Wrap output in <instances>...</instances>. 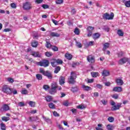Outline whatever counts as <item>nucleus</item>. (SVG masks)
I'll return each mask as SVG.
<instances>
[{"mask_svg": "<svg viewBox=\"0 0 130 130\" xmlns=\"http://www.w3.org/2000/svg\"><path fill=\"white\" fill-rule=\"evenodd\" d=\"M12 91V88H10V86L8 85H4L2 87V92L5 93V94L11 95Z\"/></svg>", "mask_w": 130, "mask_h": 130, "instance_id": "nucleus-1", "label": "nucleus"}, {"mask_svg": "<svg viewBox=\"0 0 130 130\" xmlns=\"http://www.w3.org/2000/svg\"><path fill=\"white\" fill-rule=\"evenodd\" d=\"M36 64L40 66V67H44V68H47L49 66V61L46 59H43L39 62H37Z\"/></svg>", "mask_w": 130, "mask_h": 130, "instance_id": "nucleus-2", "label": "nucleus"}, {"mask_svg": "<svg viewBox=\"0 0 130 130\" xmlns=\"http://www.w3.org/2000/svg\"><path fill=\"white\" fill-rule=\"evenodd\" d=\"M76 79H77V75L74 72H71V76L68 79V82L69 84H72L74 85L76 83Z\"/></svg>", "mask_w": 130, "mask_h": 130, "instance_id": "nucleus-3", "label": "nucleus"}, {"mask_svg": "<svg viewBox=\"0 0 130 130\" xmlns=\"http://www.w3.org/2000/svg\"><path fill=\"white\" fill-rule=\"evenodd\" d=\"M40 73L44 75V76L47 77L48 79H52V74H51V73L49 72L48 71H45L43 69L40 68Z\"/></svg>", "mask_w": 130, "mask_h": 130, "instance_id": "nucleus-4", "label": "nucleus"}, {"mask_svg": "<svg viewBox=\"0 0 130 130\" xmlns=\"http://www.w3.org/2000/svg\"><path fill=\"white\" fill-rule=\"evenodd\" d=\"M114 17V14L113 13H111L110 14L108 13H106L103 14V18L104 20H113Z\"/></svg>", "mask_w": 130, "mask_h": 130, "instance_id": "nucleus-5", "label": "nucleus"}, {"mask_svg": "<svg viewBox=\"0 0 130 130\" xmlns=\"http://www.w3.org/2000/svg\"><path fill=\"white\" fill-rule=\"evenodd\" d=\"M23 9L25 11H29L32 9V5L29 2H25L23 4Z\"/></svg>", "mask_w": 130, "mask_h": 130, "instance_id": "nucleus-6", "label": "nucleus"}, {"mask_svg": "<svg viewBox=\"0 0 130 130\" xmlns=\"http://www.w3.org/2000/svg\"><path fill=\"white\" fill-rule=\"evenodd\" d=\"M121 107V103H117L116 105H114L112 107V111H115V110H118Z\"/></svg>", "mask_w": 130, "mask_h": 130, "instance_id": "nucleus-7", "label": "nucleus"}, {"mask_svg": "<svg viewBox=\"0 0 130 130\" xmlns=\"http://www.w3.org/2000/svg\"><path fill=\"white\" fill-rule=\"evenodd\" d=\"M10 110V107L7 104H4L1 109L2 111H8Z\"/></svg>", "mask_w": 130, "mask_h": 130, "instance_id": "nucleus-8", "label": "nucleus"}, {"mask_svg": "<svg viewBox=\"0 0 130 130\" xmlns=\"http://www.w3.org/2000/svg\"><path fill=\"white\" fill-rule=\"evenodd\" d=\"M87 59L89 62H91V63H93V62H95V58H94V56L92 55H89L87 57Z\"/></svg>", "mask_w": 130, "mask_h": 130, "instance_id": "nucleus-9", "label": "nucleus"}, {"mask_svg": "<svg viewBox=\"0 0 130 130\" xmlns=\"http://www.w3.org/2000/svg\"><path fill=\"white\" fill-rule=\"evenodd\" d=\"M128 60L127 58L124 57L119 60V64H124L125 62H127Z\"/></svg>", "mask_w": 130, "mask_h": 130, "instance_id": "nucleus-10", "label": "nucleus"}, {"mask_svg": "<svg viewBox=\"0 0 130 130\" xmlns=\"http://www.w3.org/2000/svg\"><path fill=\"white\" fill-rule=\"evenodd\" d=\"M113 91L114 92H122V87H114L113 89Z\"/></svg>", "mask_w": 130, "mask_h": 130, "instance_id": "nucleus-11", "label": "nucleus"}, {"mask_svg": "<svg viewBox=\"0 0 130 130\" xmlns=\"http://www.w3.org/2000/svg\"><path fill=\"white\" fill-rule=\"evenodd\" d=\"M31 55L34 56L35 57H40L41 55L39 54V52L33 51L31 52Z\"/></svg>", "mask_w": 130, "mask_h": 130, "instance_id": "nucleus-12", "label": "nucleus"}, {"mask_svg": "<svg viewBox=\"0 0 130 130\" xmlns=\"http://www.w3.org/2000/svg\"><path fill=\"white\" fill-rule=\"evenodd\" d=\"M116 82L119 86H122L123 85V81L120 78L117 79Z\"/></svg>", "mask_w": 130, "mask_h": 130, "instance_id": "nucleus-13", "label": "nucleus"}, {"mask_svg": "<svg viewBox=\"0 0 130 130\" xmlns=\"http://www.w3.org/2000/svg\"><path fill=\"white\" fill-rule=\"evenodd\" d=\"M103 48V50L104 51H105L106 49H108V48H109V47L110 46V44L109 43H106L104 44Z\"/></svg>", "mask_w": 130, "mask_h": 130, "instance_id": "nucleus-14", "label": "nucleus"}, {"mask_svg": "<svg viewBox=\"0 0 130 130\" xmlns=\"http://www.w3.org/2000/svg\"><path fill=\"white\" fill-rule=\"evenodd\" d=\"M50 35L52 37H59L60 36L59 34L55 32H50Z\"/></svg>", "mask_w": 130, "mask_h": 130, "instance_id": "nucleus-15", "label": "nucleus"}, {"mask_svg": "<svg viewBox=\"0 0 130 130\" xmlns=\"http://www.w3.org/2000/svg\"><path fill=\"white\" fill-rule=\"evenodd\" d=\"M49 93L51 94V95H53L56 93V88H51V89L49 91Z\"/></svg>", "mask_w": 130, "mask_h": 130, "instance_id": "nucleus-16", "label": "nucleus"}, {"mask_svg": "<svg viewBox=\"0 0 130 130\" xmlns=\"http://www.w3.org/2000/svg\"><path fill=\"white\" fill-rule=\"evenodd\" d=\"M82 88L84 91H90V90H92V88L90 86L83 85Z\"/></svg>", "mask_w": 130, "mask_h": 130, "instance_id": "nucleus-17", "label": "nucleus"}, {"mask_svg": "<svg viewBox=\"0 0 130 130\" xmlns=\"http://www.w3.org/2000/svg\"><path fill=\"white\" fill-rule=\"evenodd\" d=\"M65 57H66V58H67V59H69V60H71V59L73 58V56L72 55V54L68 53L65 54Z\"/></svg>", "mask_w": 130, "mask_h": 130, "instance_id": "nucleus-18", "label": "nucleus"}, {"mask_svg": "<svg viewBox=\"0 0 130 130\" xmlns=\"http://www.w3.org/2000/svg\"><path fill=\"white\" fill-rule=\"evenodd\" d=\"M59 82L60 85H63V84H64V77L61 76L60 77Z\"/></svg>", "mask_w": 130, "mask_h": 130, "instance_id": "nucleus-19", "label": "nucleus"}, {"mask_svg": "<svg viewBox=\"0 0 130 130\" xmlns=\"http://www.w3.org/2000/svg\"><path fill=\"white\" fill-rule=\"evenodd\" d=\"M45 99L47 102H51V101H52L53 100L52 96L50 95H47L46 96Z\"/></svg>", "mask_w": 130, "mask_h": 130, "instance_id": "nucleus-20", "label": "nucleus"}, {"mask_svg": "<svg viewBox=\"0 0 130 130\" xmlns=\"http://www.w3.org/2000/svg\"><path fill=\"white\" fill-rule=\"evenodd\" d=\"M102 75L103 76V77H107L108 76H109V71L107 70H104L102 73Z\"/></svg>", "mask_w": 130, "mask_h": 130, "instance_id": "nucleus-21", "label": "nucleus"}, {"mask_svg": "<svg viewBox=\"0 0 130 130\" xmlns=\"http://www.w3.org/2000/svg\"><path fill=\"white\" fill-rule=\"evenodd\" d=\"M92 37L93 39H98L100 37V34L98 32H96L93 35Z\"/></svg>", "mask_w": 130, "mask_h": 130, "instance_id": "nucleus-22", "label": "nucleus"}, {"mask_svg": "<svg viewBox=\"0 0 130 130\" xmlns=\"http://www.w3.org/2000/svg\"><path fill=\"white\" fill-rule=\"evenodd\" d=\"M51 88L53 89H57V84L56 82H52L51 84Z\"/></svg>", "mask_w": 130, "mask_h": 130, "instance_id": "nucleus-23", "label": "nucleus"}, {"mask_svg": "<svg viewBox=\"0 0 130 130\" xmlns=\"http://www.w3.org/2000/svg\"><path fill=\"white\" fill-rule=\"evenodd\" d=\"M51 64L52 67H53V68H55L56 67V61H55V59H53L52 60V61L51 62Z\"/></svg>", "mask_w": 130, "mask_h": 130, "instance_id": "nucleus-24", "label": "nucleus"}, {"mask_svg": "<svg viewBox=\"0 0 130 130\" xmlns=\"http://www.w3.org/2000/svg\"><path fill=\"white\" fill-rule=\"evenodd\" d=\"M55 61L56 63H57V64H62V63H63V61L60 59H55Z\"/></svg>", "mask_w": 130, "mask_h": 130, "instance_id": "nucleus-25", "label": "nucleus"}, {"mask_svg": "<svg viewBox=\"0 0 130 130\" xmlns=\"http://www.w3.org/2000/svg\"><path fill=\"white\" fill-rule=\"evenodd\" d=\"M78 90H79V88H78V86L73 87H72L71 88V91L73 93L78 92Z\"/></svg>", "mask_w": 130, "mask_h": 130, "instance_id": "nucleus-26", "label": "nucleus"}, {"mask_svg": "<svg viewBox=\"0 0 130 130\" xmlns=\"http://www.w3.org/2000/svg\"><path fill=\"white\" fill-rule=\"evenodd\" d=\"M91 75L93 78H97L99 76V74L97 72H91Z\"/></svg>", "mask_w": 130, "mask_h": 130, "instance_id": "nucleus-27", "label": "nucleus"}, {"mask_svg": "<svg viewBox=\"0 0 130 130\" xmlns=\"http://www.w3.org/2000/svg\"><path fill=\"white\" fill-rule=\"evenodd\" d=\"M31 46L32 47H37L38 46V42L34 41L31 43Z\"/></svg>", "mask_w": 130, "mask_h": 130, "instance_id": "nucleus-28", "label": "nucleus"}, {"mask_svg": "<svg viewBox=\"0 0 130 130\" xmlns=\"http://www.w3.org/2000/svg\"><path fill=\"white\" fill-rule=\"evenodd\" d=\"M60 71V67L57 66L55 68V70L54 71V73L55 74H58V72Z\"/></svg>", "mask_w": 130, "mask_h": 130, "instance_id": "nucleus-29", "label": "nucleus"}, {"mask_svg": "<svg viewBox=\"0 0 130 130\" xmlns=\"http://www.w3.org/2000/svg\"><path fill=\"white\" fill-rule=\"evenodd\" d=\"M43 119L45 121H46L48 123H51V120L46 117H43Z\"/></svg>", "mask_w": 130, "mask_h": 130, "instance_id": "nucleus-30", "label": "nucleus"}, {"mask_svg": "<svg viewBox=\"0 0 130 130\" xmlns=\"http://www.w3.org/2000/svg\"><path fill=\"white\" fill-rule=\"evenodd\" d=\"M28 104L30 107H35V105L36 104V103H35V102L30 101L28 103Z\"/></svg>", "mask_w": 130, "mask_h": 130, "instance_id": "nucleus-31", "label": "nucleus"}, {"mask_svg": "<svg viewBox=\"0 0 130 130\" xmlns=\"http://www.w3.org/2000/svg\"><path fill=\"white\" fill-rule=\"evenodd\" d=\"M38 117H30L29 118V121H36L37 120Z\"/></svg>", "mask_w": 130, "mask_h": 130, "instance_id": "nucleus-32", "label": "nucleus"}, {"mask_svg": "<svg viewBox=\"0 0 130 130\" xmlns=\"http://www.w3.org/2000/svg\"><path fill=\"white\" fill-rule=\"evenodd\" d=\"M94 27L89 26L87 28V30L88 32H92L93 30H94Z\"/></svg>", "mask_w": 130, "mask_h": 130, "instance_id": "nucleus-33", "label": "nucleus"}, {"mask_svg": "<svg viewBox=\"0 0 130 130\" xmlns=\"http://www.w3.org/2000/svg\"><path fill=\"white\" fill-rule=\"evenodd\" d=\"M74 32L76 35H80V30L77 27L75 28Z\"/></svg>", "mask_w": 130, "mask_h": 130, "instance_id": "nucleus-34", "label": "nucleus"}, {"mask_svg": "<svg viewBox=\"0 0 130 130\" xmlns=\"http://www.w3.org/2000/svg\"><path fill=\"white\" fill-rule=\"evenodd\" d=\"M77 108H78V109H85V108H86V106H84V105L81 104L79 106H77Z\"/></svg>", "mask_w": 130, "mask_h": 130, "instance_id": "nucleus-35", "label": "nucleus"}, {"mask_svg": "<svg viewBox=\"0 0 130 130\" xmlns=\"http://www.w3.org/2000/svg\"><path fill=\"white\" fill-rule=\"evenodd\" d=\"M49 107H50L51 109H55V105L52 103L49 104Z\"/></svg>", "mask_w": 130, "mask_h": 130, "instance_id": "nucleus-36", "label": "nucleus"}, {"mask_svg": "<svg viewBox=\"0 0 130 130\" xmlns=\"http://www.w3.org/2000/svg\"><path fill=\"white\" fill-rule=\"evenodd\" d=\"M36 78H37V80H42V75L38 74L36 75Z\"/></svg>", "mask_w": 130, "mask_h": 130, "instance_id": "nucleus-37", "label": "nucleus"}, {"mask_svg": "<svg viewBox=\"0 0 130 130\" xmlns=\"http://www.w3.org/2000/svg\"><path fill=\"white\" fill-rule=\"evenodd\" d=\"M98 126L95 127V129L96 130H103V129H102V124H98Z\"/></svg>", "mask_w": 130, "mask_h": 130, "instance_id": "nucleus-38", "label": "nucleus"}, {"mask_svg": "<svg viewBox=\"0 0 130 130\" xmlns=\"http://www.w3.org/2000/svg\"><path fill=\"white\" fill-rule=\"evenodd\" d=\"M117 34L118 35H119V36H123V32H122V30H121V29L118 30Z\"/></svg>", "mask_w": 130, "mask_h": 130, "instance_id": "nucleus-39", "label": "nucleus"}, {"mask_svg": "<svg viewBox=\"0 0 130 130\" xmlns=\"http://www.w3.org/2000/svg\"><path fill=\"white\" fill-rule=\"evenodd\" d=\"M45 55L47 56V57H50L52 55H53V54L51 52H46L45 53Z\"/></svg>", "mask_w": 130, "mask_h": 130, "instance_id": "nucleus-40", "label": "nucleus"}, {"mask_svg": "<svg viewBox=\"0 0 130 130\" xmlns=\"http://www.w3.org/2000/svg\"><path fill=\"white\" fill-rule=\"evenodd\" d=\"M2 120H3V121H6V122H7V121L10 120V117H3L2 118Z\"/></svg>", "mask_w": 130, "mask_h": 130, "instance_id": "nucleus-41", "label": "nucleus"}, {"mask_svg": "<svg viewBox=\"0 0 130 130\" xmlns=\"http://www.w3.org/2000/svg\"><path fill=\"white\" fill-rule=\"evenodd\" d=\"M107 128L108 130H113L114 128L113 125L109 124L107 126Z\"/></svg>", "mask_w": 130, "mask_h": 130, "instance_id": "nucleus-42", "label": "nucleus"}, {"mask_svg": "<svg viewBox=\"0 0 130 130\" xmlns=\"http://www.w3.org/2000/svg\"><path fill=\"white\" fill-rule=\"evenodd\" d=\"M46 47H47V48H50L51 47V44L47 41H46Z\"/></svg>", "mask_w": 130, "mask_h": 130, "instance_id": "nucleus-43", "label": "nucleus"}, {"mask_svg": "<svg viewBox=\"0 0 130 130\" xmlns=\"http://www.w3.org/2000/svg\"><path fill=\"white\" fill-rule=\"evenodd\" d=\"M124 4L126 8H130V1L125 2Z\"/></svg>", "mask_w": 130, "mask_h": 130, "instance_id": "nucleus-44", "label": "nucleus"}, {"mask_svg": "<svg viewBox=\"0 0 130 130\" xmlns=\"http://www.w3.org/2000/svg\"><path fill=\"white\" fill-rule=\"evenodd\" d=\"M21 94H23L24 95L28 94V90H27V89H23L21 91Z\"/></svg>", "mask_w": 130, "mask_h": 130, "instance_id": "nucleus-45", "label": "nucleus"}, {"mask_svg": "<svg viewBox=\"0 0 130 130\" xmlns=\"http://www.w3.org/2000/svg\"><path fill=\"white\" fill-rule=\"evenodd\" d=\"M1 127L2 130H6V124H4V123H2L1 124Z\"/></svg>", "mask_w": 130, "mask_h": 130, "instance_id": "nucleus-46", "label": "nucleus"}, {"mask_svg": "<svg viewBox=\"0 0 130 130\" xmlns=\"http://www.w3.org/2000/svg\"><path fill=\"white\" fill-rule=\"evenodd\" d=\"M117 54L118 57H121L123 56V55H124V53H123V52H119L117 53Z\"/></svg>", "mask_w": 130, "mask_h": 130, "instance_id": "nucleus-47", "label": "nucleus"}, {"mask_svg": "<svg viewBox=\"0 0 130 130\" xmlns=\"http://www.w3.org/2000/svg\"><path fill=\"white\" fill-rule=\"evenodd\" d=\"M76 46H77V47H79V48H81L82 44H81V43H80L78 41H76Z\"/></svg>", "mask_w": 130, "mask_h": 130, "instance_id": "nucleus-48", "label": "nucleus"}, {"mask_svg": "<svg viewBox=\"0 0 130 130\" xmlns=\"http://www.w3.org/2000/svg\"><path fill=\"white\" fill-rule=\"evenodd\" d=\"M108 120L110 122H113V121H114V118H113V117H109L108 118Z\"/></svg>", "mask_w": 130, "mask_h": 130, "instance_id": "nucleus-49", "label": "nucleus"}, {"mask_svg": "<svg viewBox=\"0 0 130 130\" xmlns=\"http://www.w3.org/2000/svg\"><path fill=\"white\" fill-rule=\"evenodd\" d=\"M50 87H49V86L47 85H44L43 86V89H44V90H45V91H47V90H48V89H49Z\"/></svg>", "mask_w": 130, "mask_h": 130, "instance_id": "nucleus-50", "label": "nucleus"}, {"mask_svg": "<svg viewBox=\"0 0 130 130\" xmlns=\"http://www.w3.org/2000/svg\"><path fill=\"white\" fill-rule=\"evenodd\" d=\"M42 7L45 10L46 9H49V6H48V5H46V4H43V5H42Z\"/></svg>", "mask_w": 130, "mask_h": 130, "instance_id": "nucleus-51", "label": "nucleus"}, {"mask_svg": "<svg viewBox=\"0 0 130 130\" xmlns=\"http://www.w3.org/2000/svg\"><path fill=\"white\" fill-rule=\"evenodd\" d=\"M69 104H70L69 103V101H65L63 102V105H64V106H69Z\"/></svg>", "mask_w": 130, "mask_h": 130, "instance_id": "nucleus-52", "label": "nucleus"}, {"mask_svg": "<svg viewBox=\"0 0 130 130\" xmlns=\"http://www.w3.org/2000/svg\"><path fill=\"white\" fill-rule=\"evenodd\" d=\"M62 3H63V0H56V3L57 5H60V4H62Z\"/></svg>", "mask_w": 130, "mask_h": 130, "instance_id": "nucleus-53", "label": "nucleus"}, {"mask_svg": "<svg viewBox=\"0 0 130 130\" xmlns=\"http://www.w3.org/2000/svg\"><path fill=\"white\" fill-rule=\"evenodd\" d=\"M112 98H114V99H118V94H113L112 96Z\"/></svg>", "mask_w": 130, "mask_h": 130, "instance_id": "nucleus-54", "label": "nucleus"}, {"mask_svg": "<svg viewBox=\"0 0 130 130\" xmlns=\"http://www.w3.org/2000/svg\"><path fill=\"white\" fill-rule=\"evenodd\" d=\"M52 49L53 50V51H57L58 50V48L55 46L52 48Z\"/></svg>", "mask_w": 130, "mask_h": 130, "instance_id": "nucleus-55", "label": "nucleus"}, {"mask_svg": "<svg viewBox=\"0 0 130 130\" xmlns=\"http://www.w3.org/2000/svg\"><path fill=\"white\" fill-rule=\"evenodd\" d=\"M11 7L13 9H16L17 8V5H16V4L15 3H12L11 4Z\"/></svg>", "mask_w": 130, "mask_h": 130, "instance_id": "nucleus-56", "label": "nucleus"}, {"mask_svg": "<svg viewBox=\"0 0 130 130\" xmlns=\"http://www.w3.org/2000/svg\"><path fill=\"white\" fill-rule=\"evenodd\" d=\"M53 114L54 116H56V117L59 116V114H58V113H57V112L56 111H54L53 112Z\"/></svg>", "mask_w": 130, "mask_h": 130, "instance_id": "nucleus-57", "label": "nucleus"}, {"mask_svg": "<svg viewBox=\"0 0 130 130\" xmlns=\"http://www.w3.org/2000/svg\"><path fill=\"white\" fill-rule=\"evenodd\" d=\"M12 93H13L14 94H17L18 93V91H17V90L16 89H14L13 88H12Z\"/></svg>", "mask_w": 130, "mask_h": 130, "instance_id": "nucleus-58", "label": "nucleus"}, {"mask_svg": "<svg viewBox=\"0 0 130 130\" xmlns=\"http://www.w3.org/2000/svg\"><path fill=\"white\" fill-rule=\"evenodd\" d=\"M7 80L9 83H14V79L13 78H8Z\"/></svg>", "mask_w": 130, "mask_h": 130, "instance_id": "nucleus-59", "label": "nucleus"}, {"mask_svg": "<svg viewBox=\"0 0 130 130\" xmlns=\"http://www.w3.org/2000/svg\"><path fill=\"white\" fill-rule=\"evenodd\" d=\"M96 87L99 89H102L103 86L101 84H97Z\"/></svg>", "mask_w": 130, "mask_h": 130, "instance_id": "nucleus-60", "label": "nucleus"}, {"mask_svg": "<svg viewBox=\"0 0 130 130\" xmlns=\"http://www.w3.org/2000/svg\"><path fill=\"white\" fill-rule=\"evenodd\" d=\"M102 103H103V104H104V105H106V104H107V101L103 100H102Z\"/></svg>", "mask_w": 130, "mask_h": 130, "instance_id": "nucleus-61", "label": "nucleus"}, {"mask_svg": "<svg viewBox=\"0 0 130 130\" xmlns=\"http://www.w3.org/2000/svg\"><path fill=\"white\" fill-rule=\"evenodd\" d=\"M18 105H19V106H20V107H22L23 106H24L25 105V104L23 102H19L18 103Z\"/></svg>", "mask_w": 130, "mask_h": 130, "instance_id": "nucleus-62", "label": "nucleus"}, {"mask_svg": "<svg viewBox=\"0 0 130 130\" xmlns=\"http://www.w3.org/2000/svg\"><path fill=\"white\" fill-rule=\"evenodd\" d=\"M52 22H53L55 25H57V23H58L57 21L55 20V19H52Z\"/></svg>", "mask_w": 130, "mask_h": 130, "instance_id": "nucleus-63", "label": "nucleus"}, {"mask_svg": "<svg viewBox=\"0 0 130 130\" xmlns=\"http://www.w3.org/2000/svg\"><path fill=\"white\" fill-rule=\"evenodd\" d=\"M43 2V0H36V3L37 4H41Z\"/></svg>", "mask_w": 130, "mask_h": 130, "instance_id": "nucleus-64", "label": "nucleus"}]
</instances>
